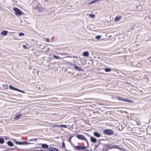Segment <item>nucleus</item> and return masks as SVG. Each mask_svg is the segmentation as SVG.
<instances>
[{
	"instance_id": "37",
	"label": "nucleus",
	"mask_w": 151,
	"mask_h": 151,
	"mask_svg": "<svg viewBox=\"0 0 151 151\" xmlns=\"http://www.w3.org/2000/svg\"><path fill=\"white\" fill-rule=\"evenodd\" d=\"M35 151H46L45 150H35Z\"/></svg>"
},
{
	"instance_id": "36",
	"label": "nucleus",
	"mask_w": 151,
	"mask_h": 151,
	"mask_svg": "<svg viewBox=\"0 0 151 151\" xmlns=\"http://www.w3.org/2000/svg\"><path fill=\"white\" fill-rule=\"evenodd\" d=\"M66 57H67V58H72L71 57V56H65V57H63V58H66Z\"/></svg>"
},
{
	"instance_id": "3",
	"label": "nucleus",
	"mask_w": 151,
	"mask_h": 151,
	"mask_svg": "<svg viewBox=\"0 0 151 151\" xmlns=\"http://www.w3.org/2000/svg\"><path fill=\"white\" fill-rule=\"evenodd\" d=\"M76 137L78 139H80L82 140H83L86 141V142H87V144H88V141H87V139H86V138L85 137H84V136H83L81 134H77Z\"/></svg>"
},
{
	"instance_id": "31",
	"label": "nucleus",
	"mask_w": 151,
	"mask_h": 151,
	"mask_svg": "<svg viewBox=\"0 0 151 151\" xmlns=\"http://www.w3.org/2000/svg\"><path fill=\"white\" fill-rule=\"evenodd\" d=\"M14 147V148L13 149H12V150H17V147L16 146H15L14 145V146H13Z\"/></svg>"
},
{
	"instance_id": "35",
	"label": "nucleus",
	"mask_w": 151,
	"mask_h": 151,
	"mask_svg": "<svg viewBox=\"0 0 151 151\" xmlns=\"http://www.w3.org/2000/svg\"><path fill=\"white\" fill-rule=\"evenodd\" d=\"M23 47L25 49L27 48V47L25 45H23Z\"/></svg>"
},
{
	"instance_id": "2",
	"label": "nucleus",
	"mask_w": 151,
	"mask_h": 151,
	"mask_svg": "<svg viewBox=\"0 0 151 151\" xmlns=\"http://www.w3.org/2000/svg\"><path fill=\"white\" fill-rule=\"evenodd\" d=\"M13 10L15 12V14L17 16H20L24 14V13L17 8H14Z\"/></svg>"
},
{
	"instance_id": "32",
	"label": "nucleus",
	"mask_w": 151,
	"mask_h": 151,
	"mask_svg": "<svg viewBox=\"0 0 151 151\" xmlns=\"http://www.w3.org/2000/svg\"><path fill=\"white\" fill-rule=\"evenodd\" d=\"M72 137H73V136H72L70 138H69L68 141L69 142H71V138H72Z\"/></svg>"
},
{
	"instance_id": "17",
	"label": "nucleus",
	"mask_w": 151,
	"mask_h": 151,
	"mask_svg": "<svg viewBox=\"0 0 151 151\" xmlns=\"http://www.w3.org/2000/svg\"><path fill=\"white\" fill-rule=\"evenodd\" d=\"M93 134L95 136L98 137H99L100 136V134L97 132H94Z\"/></svg>"
},
{
	"instance_id": "11",
	"label": "nucleus",
	"mask_w": 151,
	"mask_h": 151,
	"mask_svg": "<svg viewBox=\"0 0 151 151\" xmlns=\"http://www.w3.org/2000/svg\"><path fill=\"white\" fill-rule=\"evenodd\" d=\"M22 114H18L14 118V119H18L21 116H22Z\"/></svg>"
},
{
	"instance_id": "4",
	"label": "nucleus",
	"mask_w": 151,
	"mask_h": 151,
	"mask_svg": "<svg viewBox=\"0 0 151 151\" xmlns=\"http://www.w3.org/2000/svg\"><path fill=\"white\" fill-rule=\"evenodd\" d=\"M117 99L120 101H123L124 102H130L132 101H130L129 100H128L127 99L124 98H121L119 97H117Z\"/></svg>"
},
{
	"instance_id": "34",
	"label": "nucleus",
	"mask_w": 151,
	"mask_h": 151,
	"mask_svg": "<svg viewBox=\"0 0 151 151\" xmlns=\"http://www.w3.org/2000/svg\"><path fill=\"white\" fill-rule=\"evenodd\" d=\"M46 41L47 42H50V40L49 38H47L46 40Z\"/></svg>"
},
{
	"instance_id": "22",
	"label": "nucleus",
	"mask_w": 151,
	"mask_h": 151,
	"mask_svg": "<svg viewBox=\"0 0 151 151\" xmlns=\"http://www.w3.org/2000/svg\"><path fill=\"white\" fill-rule=\"evenodd\" d=\"M111 70L110 68H105V70L106 72H109L111 71Z\"/></svg>"
},
{
	"instance_id": "1",
	"label": "nucleus",
	"mask_w": 151,
	"mask_h": 151,
	"mask_svg": "<svg viewBox=\"0 0 151 151\" xmlns=\"http://www.w3.org/2000/svg\"><path fill=\"white\" fill-rule=\"evenodd\" d=\"M103 133L106 135H110L114 134V131L111 129H107L104 130Z\"/></svg>"
},
{
	"instance_id": "24",
	"label": "nucleus",
	"mask_w": 151,
	"mask_h": 151,
	"mask_svg": "<svg viewBox=\"0 0 151 151\" xmlns=\"http://www.w3.org/2000/svg\"><path fill=\"white\" fill-rule=\"evenodd\" d=\"M60 127L65 128H67V126L65 124H61V125L60 126Z\"/></svg>"
},
{
	"instance_id": "9",
	"label": "nucleus",
	"mask_w": 151,
	"mask_h": 151,
	"mask_svg": "<svg viewBox=\"0 0 151 151\" xmlns=\"http://www.w3.org/2000/svg\"><path fill=\"white\" fill-rule=\"evenodd\" d=\"M90 139L91 141L93 143H95L97 141V140L95 138L92 137H90Z\"/></svg>"
},
{
	"instance_id": "28",
	"label": "nucleus",
	"mask_w": 151,
	"mask_h": 151,
	"mask_svg": "<svg viewBox=\"0 0 151 151\" xmlns=\"http://www.w3.org/2000/svg\"><path fill=\"white\" fill-rule=\"evenodd\" d=\"M62 147L63 148H65V144L63 142L62 143Z\"/></svg>"
},
{
	"instance_id": "5",
	"label": "nucleus",
	"mask_w": 151,
	"mask_h": 151,
	"mask_svg": "<svg viewBox=\"0 0 151 151\" xmlns=\"http://www.w3.org/2000/svg\"><path fill=\"white\" fill-rule=\"evenodd\" d=\"M74 148H76L78 150H84L86 148V147L85 146H75Z\"/></svg>"
},
{
	"instance_id": "21",
	"label": "nucleus",
	"mask_w": 151,
	"mask_h": 151,
	"mask_svg": "<svg viewBox=\"0 0 151 151\" xmlns=\"http://www.w3.org/2000/svg\"><path fill=\"white\" fill-rule=\"evenodd\" d=\"M4 139L2 138H0V144H3L4 143Z\"/></svg>"
},
{
	"instance_id": "38",
	"label": "nucleus",
	"mask_w": 151,
	"mask_h": 151,
	"mask_svg": "<svg viewBox=\"0 0 151 151\" xmlns=\"http://www.w3.org/2000/svg\"><path fill=\"white\" fill-rule=\"evenodd\" d=\"M75 58H76V59H77L78 58V57L77 56H76Z\"/></svg>"
},
{
	"instance_id": "10",
	"label": "nucleus",
	"mask_w": 151,
	"mask_h": 151,
	"mask_svg": "<svg viewBox=\"0 0 151 151\" xmlns=\"http://www.w3.org/2000/svg\"><path fill=\"white\" fill-rule=\"evenodd\" d=\"M49 150H50V151H58V149L53 148L52 147H50L49 148Z\"/></svg>"
},
{
	"instance_id": "33",
	"label": "nucleus",
	"mask_w": 151,
	"mask_h": 151,
	"mask_svg": "<svg viewBox=\"0 0 151 151\" xmlns=\"http://www.w3.org/2000/svg\"><path fill=\"white\" fill-rule=\"evenodd\" d=\"M61 125V124L60 125H56L55 126V127H60V126Z\"/></svg>"
},
{
	"instance_id": "25",
	"label": "nucleus",
	"mask_w": 151,
	"mask_h": 151,
	"mask_svg": "<svg viewBox=\"0 0 151 151\" xmlns=\"http://www.w3.org/2000/svg\"><path fill=\"white\" fill-rule=\"evenodd\" d=\"M89 16L91 17L92 18H93L94 17H95V15L93 14H89Z\"/></svg>"
},
{
	"instance_id": "12",
	"label": "nucleus",
	"mask_w": 151,
	"mask_h": 151,
	"mask_svg": "<svg viewBox=\"0 0 151 151\" xmlns=\"http://www.w3.org/2000/svg\"><path fill=\"white\" fill-rule=\"evenodd\" d=\"M7 145L10 147H12L14 146V145L13 143H12L11 141H9L7 142Z\"/></svg>"
},
{
	"instance_id": "7",
	"label": "nucleus",
	"mask_w": 151,
	"mask_h": 151,
	"mask_svg": "<svg viewBox=\"0 0 151 151\" xmlns=\"http://www.w3.org/2000/svg\"><path fill=\"white\" fill-rule=\"evenodd\" d=\"M89 55V53L87 51L84 52L82 53L83 56L85 57H87Z\"/></svg>"
},
{
	"instance_id": "15",
	"label": "nucleus",
	"mask_w": 151,
	"mask_h": 151,
	"mask_svg": "<svg viewBox=\"0 0 151 151\" xmlns=\"http://www.w3.org/2000/svg\"><path fill=\"white\" fill-rule=\"evenodd\" d=\"M7 33L8 31L6 30H5L4 31H2L1 32V34L2 35L6 36L7 35Z\"/></svg>"
},
{
	"instance_id": "19",
	"label": "nucleus",
	"mask_w": 151,
	"mask_h": 151,
	"mask_svg": "<svg viewBox=\"0 0 151 151\" xmlns=\"http://www.w3.org/2000/svg\"><path fill=\"white\" fill-rule=\"evenodd\" d=\"M58 54L61 55H68V54L66 53L65 52H59Z\"/></svg>"
},
{
	"instance_id": "13",
	"label": "nucleus",
	"mask_w": 151,
	"mask_h": 151,
	"mask_svg": "<svg viewBox=\"0 0 151 151\" xmlns=\"http://www.w3.org/2000/svg\"><path fill=\"white\" fill-rule=\"evenodd\" d=\"M74 68L76 70L78 71H82L83 70L80 68L79 67L77 66H74Z\"/></svg>"
},
{
	"instance_id": "39",
	"label": "nucleus",
	"mask_w": 151,
	"mask_h": 151,
	"mask_svg": "<svg viewBox=\"0 0 151 151\" xmlns=\"http://www.w3.org/2000/svg\"><path fill=\"white\" fill-rule=\"evenodd\" d=\"M99 145H97L96 146V147H98V146H99Z\"/></svg>"
},
{
	"instance_id": "20",
	"label": "nucleus",
	"mask_w": 151,
	"mask_h": 151,
	"mask_svg": "<svg viewBox=\"0 0 151 151\" xmlns=\"http://www.w3.org/2000/svg\"><path fill=\"white\" fill-rule=\"evenodd\" d=\"M111 148H118V146L116 145H112L111 147Z\"/></svg>"
},
{
	"instance_id": "16",
	"label": "nucleus",
	"mask_w": 151,
	"mask_h": 151,
	"mask_svg": "<svg viewBox=\"0 0 151 151\" xmlns=\"http://www.w3.org/2000/svg\"><path fill=\"white\" fill-rule=\"evenodd\" d=\"M42 147L44 148H47L48 147V146L46 144H42Z\"/></svg>"
},
{
	"instance_id": "14",
	"label": "nucleus",
	"mask_w": 151,
	"mask_h": 151,
	"mask_svg": "<svg viewBox=\"0 0 151 151\" xmlns=\"http://www.w3.org/2000/svg\"><path fill=\"white\" fill-rule=\"evenodd\" d=\"M98 1L97 0H94L88 3V4L91 5Z\"/></svg>"
},
{
	"instance_id": "29",
	"label": "nucleus",
	"mask_w": 151,
	"mask_h": 151,
	"mask_svg": "<svg viewBox=\"0 0 151 151\" xmlns=\"http://www.w3.org/2000/svg\"><path fill=\"white\" fill-rule=\"evenodd\" d=\"M101 38V36L97 35L96 37V39L97 40Z\"/></svg>"
},
{
	"instance_id": "30",
	"label": "nucleus",
	"mask_w": 151,
	"mask_h": 151,
	"mask_svg": "<svg viewBox=\"0 0 151 151\" xmlns=\"http://www.w3.org/2000/svg\"><path fill=\"white\" fill-rule=\"evenodd\" d=\"M17 91L21 92L23 93H25V92H24L23 91L21 90L18 89V90H17Z\"/></svg>"
},
{
	"instance_id": "40",
	"label": "nucleus",
	"mask_w": 151,
	"mask_h": 151,
	"mask_svg": "<svg viewBox=\"0 0 151 151\" xmlns=\"http://www.w3.org/2000/svg\"><path fill=\"white\" fill-rule=\"evenodd\" d=\"M73 57H75H75H76V56H75L73 55Z\"/></svg>"
},
{
	"instance_id": "8",
	"label": "nucleus",
	"mask_w": 151,
	"mask_h": 151,
	"mask_svg": "<svg viewBox=\"0 0 151 151\" xmlns=\"http://www.w3.org/2000/svg\"><path fill=\"white\" fill-rule=\"evenodd\" d=\"M121 17H122L121 16L116 17L114 19L115 21V22H118V21H119V20H120Z\"/></svg>"
},
{
	"instance_id": "27",
	"label": "nucleus",
	"mask_w": 151,
	"mask_h": 151,
	"mask_svg": "<svg viewBox=\"0 0 151 151\" xmlns=\"http://www.w3.org/2000/svg\"><path fill=\"white\" fill-rule=\"evenodd\" d=\"M37 140V138H32L30 140V141H36Z\"/></svg>"
},
{
	"instance_id": "26",
	"label": "nucleus",
	"mask_w": 151,
	"mask_h": 151,
	"mask_svg": "<svg viewBox=\"0 0 151 151\" xmlns=\"http://www.w3.org/2000/svg\"><path fill=\"white\" fill-rule=\"evenodd\" d=\"M19 36H24V34L22 32H20L19 33Z\"/></svg>"
},
{
	"instance_id": "18",
	"label": "nucleus",
	"mask_w": 151,
	"mask_h": 151,
	"mask_svg": "<svg viewBox=\"0 0 151 151\" xmlns=\"http://www.w3.org/2000/svg\"><path fill=\"white\" fill-rule=\"evenodd\" d=\"M9 88L10 89H11L15 90L16 91H17L18 90V88H14L11 86H9Z\"/></svg>"
},
{
	"instance_id": "6",
	"label": "nucleus",
	"mask_w": 151,
	"mask_h": 151,
	"mask_svg": "<svg viewBox=\"0 0 151 151\" xmlns=\"http://www.w3.org/2000/svg\"><path fill=\"white\" fill-rule=\"evenodd\" d=\"M14 142L17 145H25L27 143V142H19L16 140H14Z\"/></svg>"
},
{
	"instance_id": "23",
	"label": "nucleus",
	"mask_w": 151,
	"mask_h": 151,
	"mask_svg": "<svg viewBox=\"0 0 151 151\" xmlns=\"http://www.w3.org/2000/svg\"><path fill=\"white\" fill-rule=\"evenodd\" d=\"M53 57L54 58L56 59H59L60 58V57L55 55H53Z\"/></svg>"
}]
</instances>
